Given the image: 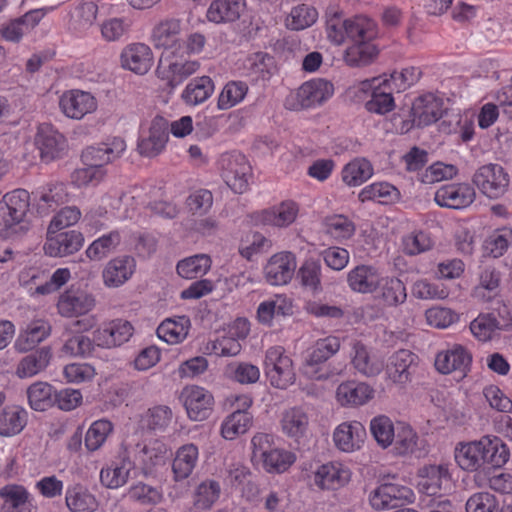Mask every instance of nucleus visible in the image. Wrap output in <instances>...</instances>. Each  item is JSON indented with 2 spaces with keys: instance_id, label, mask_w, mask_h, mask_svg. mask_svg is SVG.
Here are the masks:
<instances>
[{
  "instance_id": "nucleus-51",
  "label": "nucleus",
  "mask_w": 512,
  "mask_h": 512,
  "mask_svg": "<svg viewBox=\"0 0 512 512\" xmlns=\"http://www.w3.org/2000/svg\"><path fill=\"white\" fill-rule=\"evenodd\" d=\"M373 173L374 169L370 161L365 158H355L343 167L341 178L346 185L357 187L370 179Z\"/></svg>"
},
{
  "instance_id": "nucleus-24",
  "label": "nucleus",
  "mask_w": 512,
  "mask_h": 512,
  "mask_svg": "<svg viewBox=\"0 0 512 512\" xmlns=\"http://www.w3.org/2000/svg\"><path fill=\"white\" fill-rule=\"evenodd\" d=\"M471 353L462 345L454 344L435 357V368L442 374L458 371L465 373L471 364Z\"/></svg>"
},
{
  "instance_id": "nucleus-29",
  "label": "nucleus",
  "mask_w": 512,
  "mask_h": 512,
  "mask_svg": "<svg viewBox=\"0 0 512 512\" xmlns=\"http://www.w3.org/2000/svg\"><path fill=\"white\" fill-rule=\"evenodd\" d=\"M375 390L365 382L349 380L342 382L336 389V400L344 407L365 405L374 398Z\"/></svg>"
},
{
  "instance_id": "nucleus-32",
  "label": "nucleus",
  "mask_w": 512,
  "mask_h": 512,
  "mask_svg": "<svg viewBox=\"0 0 512 512\" xmlns=\"http://www.w3.org/2000/svg\"><path fill=\"white\" fill-rule=\"evenodd\" d=\"M3 512H34L33 496L19 484H7L0 488Z\"/></svg>"
},
{
  "instance_id": "nucleus-62",
  "label": "nucleus",
  "mask_w": 512,
  "mask_h": 512,
  "mask_svg": "<svg viewBox=\"0 0 512 512\" xmlns=\"http://www.w3.org/2000/svg\"><path fill=\"white\" fill-rule=\"evenodd\" d=\"M375 36L376 25L371 19L357 16L347 20V39L353 43L371 42Z\"/></svg>"
},
{
  "instance_id": "nucleus-36",
  "label": "nucleus",
  "mask_w": 512,
  "mask_h": 512,
  "mask_svg": "<svg viewBox=\"0 0 512 512\" xmlns=\"http://www.w3.org/2000/svg\"><path fill=\"white\" fill-rule=\"evenodd\" d=\"M353 368L365 377L377 376L383 369V363L370 354L361 342H354L350 353Z\"/></svg>"
},
{
  "instance_id": "nucleus-64",
  "label": "nucleus",
  "mask_w": 512,
  "mask_h": 512,
  "mask_svg": "<svg viewBox=\"0 0 512 512\" xmlns=\"http://www.w3.org/2000/svg\"><path fill=\"white\" fill-rule=\"evenodd\" d=\"M132 21L128 17L107 18L100 24L102 38L107 42H116L128 36Z\"/></svg>"
},
{
  "instance_id": "nucleus-49",
  "label": "nucleus",
  "mask_w": 512,
  "mask_h": 512,
  "mask_svg": "<svg viewBox=\"0 0 512 512\" xmlns=\"http://www.w3.org/2000/svg\"><path fill=\"white\" fill-rule=\"evenodd\" d=\"M280 424L287 437L299 439L308 430L309 417L301 407H292L283 412Z\"/></svg>"
},
{
  "instance_id": "nucleus-12",
  "label": "nucleus",
  "mask_w": 512,
  "mask_h": 512,
  "mask_svg": "<svg viewBox=\"0 0 512 512\" xmlns=\"http://www.w3.org/2000/svg\"><path fill=\"white\" fill-rule=\"evenodd\" d=\"M61 112L70 119L81 120L87 114L96 111L98 103L96 98L89 92L82 90H69L59 98Z\"/></svg>"
},
{
  "instance_id": "nucleus-60",
  "label": "nucleus",
  "mask_w": 512,
  "mask_h": 512,
  "mask_svg": "<svg viewBox=\"0 0 512 512\" xmlns=\"http://www.w3.org/2000/svg\"><path fill=\"white\" fill-rule=\"evenodd\" d=\"M323 226L325 233L337 241L351 238L356 230L354 222L342 214L327 216Z\"/></svg>"
},
{
  "instance_id": "nucleus-26",
  "label": "nucleus",
  "mask_w": 512,
  "mask_h": 512,
  "mask_svg": "<svg viewBox=\"0 0 512 512\" xmlns=\"http://www.w3.org/2000/svg\"><path fill=\"white\" fill-rule=\"evenodd\" d=\"M366 435V429L360 422H343L335 428L333 441L340 451L352 453L363 446Z\"/></svg>"
},
{
  "instance_id": "nucleus-52",
  "label": "nucleus",
  "mask_w": 512,
  "mask_h": 512,
  "mask_svg": "<svg viewBox=\"0 0 512 512\" xmlns=\"http://www.w3.org/2000/svg\"><path fill=\"white\" fill-rule=\"evenodd\" d=\"M64 337L60 354L65 357L86 358L92 354L96 345L94 338L91 339L82 333H69L67 331Z\"/></svg>"
},
{
  "instance_id": "nucleus-44",
  "label": "nucleus",
  "mask_w": 512,
  "mask_h": 512,
  "mask_svg": "<svg viewBox=\"0 0 512 512\" xmlns=\"http://www.w3.org/2000/svg\"><path fill=\"white\" fill-rule=\"evenodd\" d=\"M479 440L484 465L488 464L500 468L508 462L510 458L509 448L499 437L486 435Z\"/></svg>"
},
{
  "instance_id": "nucleus-35",
  "label": "nucleus",
  "mask_w": 512,
  "mask_h": 512,
  "mask_svg": "<svg viewBox=\"0 0 512 512\" xmlns=\"http://www.w3.org/2000/svg\"><path fill=\"white\" fill-rule=\"evenodd\" d=\"M381 276L373 266L358 265L348 272L347 283L352 291L369 294L377 290Z\"/></svg>"
},
{
  "instance_id": "nucleus-1",
  "label": "nucleus",
  "mask_w": 512,
  "mask_h": 512,
  "mask_svg": "<svg viewBox=\"0 0 512 512\" xmlns=\"http://www.w3.org/2000/svg\"><path fill=\"white\" fill-rule=\"evenodd\" d=\"M250 449L252 464L269 474L284 473L296 461V455L280 447L276 443V436L270 433H255L250 441Z\"/></svg>"
},
{
  "instance_id": "nucleus-59",
  "label": "nucleus",
  "mask_w": 512,
  "mask_h": 512,
  "mask_svg": "<svg viewBox=\"0 0 512 512\" xmlns=\"http://www.w3.org/2000/svg\"><path fill=\"white\" fill-rule=\"evenodd\" d=\"M318 19L317 10L307 4L293 7L285 19V26L293 31L304 30L311 27Z\"/></svg>"
},
{
  "instance_id": "nucleus-57",
  "label": "nucleus",
  "mask_w": 512,
  "mask_h": 512,
  "mask_svg": "<svg viewBox=\"0 0 512 512\" xmlns=\"http://www.w3.org/2000/svg\"><path fill=\"white\" fill-rule=\"evenodd\" d=\"M434 246L430 233L423 230H413L401 238V249L404 254L415 256L429 251Z\"/></svg>"
},
{
  "instance_id": "nucleus-6",
  "label": "nucleus",
  "mask_w": 512,
  "mask_h": 512,
  "mask_svg": "<svg viewBox=\"0 0 512 512\" xmlns=\"http://www.w3.org/2000/svg\"><path fill=\"white\" fill-rule=\"evenodd\" d=\"M369 503L375 510H389L413 503L414 491L404 485L396 483H384L369 493Z\"/></svg>"
},
{
  "instance_id": "nucleus-5",
  "label": "nucleus",
  "mask_w": 512,
  "mask_h": 512,
  "mask_svg": "<svg viewBox=\"0 0 512 512\" xmlns=\"http://www.w3.org/2000/svg\"><path fill=\"white\" fill-rule=\"evenodd\" d=\"M473 183L486 197L498 199L507 192L510 176L501 165L489 163L476 170Z\"/></svg>"
},
{
  "instance_id": "nucleus-2",
  "label": "nucleus",
  "mask_w": 512,
  "mask_h": 512,
  "mask_svg": "<svg viewBox=\"0 0 512 512\" xmlns=\"http://www.w3.org/2000/svg\"><path fill=\"white\" fill-rule=\"evenodd\" d=\"M334 94V85L322 78L304 82L296 91L290 93L285 100L289 110L311 109L321 106Z\"/></svg>"
},
{
  "instance_id": "nucleus-38",
  "label": "nucleus",
  "mask_w": 512,
  "mask_h": 512,
  "mask_svg": "<svg viewBox=\"0 0 512 512\" xmlns=\"http://www.w3.org/2000/svg\"><path fill=\"white\" fill-rule=\"evenodd\" d=\"M52 359V350L48 346L41 347L23 357L16 368V375L21 378H30L45 370Z\"/></svg>"
},
{
  "instance_id": "nucleus-11",
  "label": "nucleus",
  "mask_w": 512,
  "mask_h": 512,
  "mask_svg": "<svg viewBox=\"0 0 512 512\" xmlns=\"http://www.w3.org/2000/svg\"><path fill=\"white\" fill-rule=\"evenodd\" d=\"M351 476L348 465L340 461H330L315 469L313 482L321 490H338L350 482Z\"/></svg>"
},
{
  "instance_id": "nucleus-8",
  "label": "nucleus",
  "mask_w": 512,
  "mask_h": 512,
  "mask_svg": "<svg viewBox=\"0 0 512 512\" xmlns=\"http://www.w3.org/2000/svg\"><path fill=\"white\" fill-rule=\"evenodd\" d=\"M30 206V194L25 189L6 193L0 202V224L11 229L23 223Z\"/></svg>"
},
{
  "instance_id": "nucleus-23",
  "label": "nucleus",
  "mask_w": 512,
  "mask_h": 512,
  "mask_svg": "<svg viewBox=\"0 0 512 512\" xmlns=\"http://www.w3.org/2000/svg\"><path fill=\"white\" fill-rule=\"evenodd\" d=\"M123 68L136 74H146L154 63L153 52L145 43H131L125 46L120 55Z\"/></svg>"
},
{
  "instance_id": "nucleus-9",
  "label": "nucleus",
  "mask_w": 512,
  "mask_h": 512,
  "mask_svg": "<svg viewBox=\"0 0 512 512\" xmlns=\"http://www.w3.org/2000/svg\"><path fill=\"white\" fill-rule=\"evenodd\" d=\"M340 349V340L335 336H328L319 339L307 350L303 373L309 378L322 379L324 375L320 373L321 365L336 354Z\"/></svg>"
},
{
  "instance_id": "nucleus-53",
  "label": "nucleus",
  "mask_w": 512,
  "mask_h": 512,
  "mask_svg": "<svg viewBox=\"0 0 512 512\" xmlns=\"http://www.w3.org/2000/svg\"><path fill=\"white\" fill-rule=\"evenodd\" d=\"M253 416L248 411H234L221 423V435L226 440H234L245 434L252 426Z\"/></svg>"
},
{
  "instance_id": "nucleus-63",
  "label": "nucleus",
  "mask_w": 512,
  "mask_h": 512,
  "mask_svg": "<svg viewBox=\"0 0 512 512\" xmlns=\"http://www.w3.org/2000/svg\"><path fill=\"white\" fill-rule=\"evenodd\" d=\"M53 387L47 382H35L27 389L29 405L36 411H45L54 402Z\"/></svg>"
},
{
  "instance_id": "nucleus-58",
  "label": "nucleus",
  "mask_w": 512,
  "mask_h": 512,
  "mask_svg": "<svg viewBox=\"0 0 512 512\" xmlns=\"http://www.w3.org/2000/svg\"><path fill=\"white\" fill-rule=\"evenodd\" d=\"M121 242V233L118 230L110 231L107 234L95 239L86 249V256L93 261L104 259Z\"/></svg>"
},
{
  "instance_id": "nucleus-13",
  "label": "nucleus",
  "mask_w": 512,
  "mask_h": 512,
  "mask_svg": "<svg viewBox=\"0 0 512 512\" xmlns=\"http://www.w3.org/2000/svg\"><path fill=\"white\" fill-rule=\"evenodd\" d=\"M134 328L132 324L124 319H115L103 323L94 332L96 346L111 349L120 346L132 337Z\"/></svg>"
},
{
  "instance_id": "nucleus-28",
  "label": "nucleus",
  "mask_w": 512,
  "mask_h": 512,
  "mask_svg": "<svg viewBox=\"0 0 512 512\" xmlns=\"http://www.w3.org/2000/svg\"><path fill=\"white\" fill-rule=\"evenodd\" d=\"M125 150V141L120 137H114L106 143L86 148L82 153V160L85 164L104 167L119 158Z\"/></svg>"
},
{
  "instance_id": "nucleus-22",
  "label": "nucleus",
  "mask_w": 512,
  "mask_h": 512,
  "mask_svg": "<svg viewBox=\"0 0 512 512\" xmlns=\"http://www.w3.org/2000/svg\"><path fill=\"white\" fill-rule=\"evenodd\" d=\"M133 469L134 463L125 450L116 459L102 467L99 475L100 482L106 488L118 489L128 482Z\"/></svg>"
},
{
  "instance_id": "nucleus-47",
  "label": "nucleus",
  "mask_w": 512,
  "mask_h": 512,
  "mask_svg": "<svg viewBox=\"0 0 512 512\" xmlns=\"http://www.w3.org/2000/svg\"><path fill=\"white\" fill-rule=\"evenodd\" d=\"M198 458L199 450L196 445L189 443L181 446L176 451L172 463L174 480L181 481L188 478L196 467Z\"/></svg>"
},
{
  "instance_id": "nucleus-42",
  "label": "nucleus",
  "mask_w": 512,
  "mask_h": 512,
  "mask_svg": "<svg viewBox=\"0 0 512 512\" xmlns=\"http://www.w3.org/2000/svg\"><path fill=\"white\" fill-rule=\"evenodd\" d=\"M169 449L160 440L144 444L138 451L137 458L145 474L151 473L156 467L163 466L168 459Z\"/></svg>"
},
{
  "instance_id": "nucleus-18",
  "label": "nucleus",
  "mask_w": 512,
  "mask_h": 512,
  "mask_svg": "<svg viewBox=\"0 0 512 512\" xmlns=\"http://www.w3.org/2000/svg\"><path fill=\"white\" fill-rule=\"evenodd\" d=\"M84 243L82 233L76 230L49 233L47 229L44 243L45 254L50 257H65L79 251Z\"/></svg>"
},
{
  "instance_id": "nucleus-17",
  "label": "nucleus",
  "mask_w": 512,
  "mask_h": 512,
  "mask_svg": "<svg viewBox=\"0 0 512 512\" xmlns=\"http://www.w3.org/2000/svg\"><path fill=\"white\" fill-rule=\"evenodd\" d=\"M200 68L197 60H184L176 57L161 58L157 67L159 78L166 80L171 88L180 85L189 76L195 74Z\"/></svg>"
},
{
  "instance_id": "nucleus-15",
  "label": "nucleus",
  "mask_w": 512,
  "mask_h": 512,
  "mask_svg": "<svg viewBox=\"0 0 512 512\" xmlns=\"http://www.w3.org/2000/svg\"><path fill=\"white\" fill-rule=\"evenodd\" d=\"M96 305L95 297L81 289H68L58 299V313L66 318L85 315L92 311Z\"/></svg>"
},
{
  "instance_id": "nucleus-43",
  "label": "nucleus",
  "mask_w": 512,
  "mask_h": 512,
  "mask_svg": "<svg viewBox=\"0 0 512 512\" xmlns=\"http://www.w3.org/2000/svg\"><path fill=\"white\" fill-rule=\"evenodd\" d=\"M378 299L386 307H397L407 299L404 283L393 276H381L379 281Z\"/></svg>"
},
{
  "instance_id": "nucleus-25",
  "label": "nucleus",
  "mask_w": 512,
  "mask_h": 512,
  "mask_svg": "<svg viewBox=\"0 0 512 512\" xmlns=\"http://www.w3.org/2000/svg\"><path fill=\"white\" fill-rule=\"evenodd\" d=\"M33 196L38 211L46 214L68 203L71 199L67 186L62 182H51L40 186L33 192Z\"/></svg>"
},
{
  "instance_id": "nucleus-48",
  "label": "nucleus",
  "mask_w": 512,
  "mask_h": 512,
  "mask_svg": "<svg viewBox=\"0 0 512 512\" xmlns=\"http://www.w3.org/2000/svg\"><path fill=\"white\" fill-rule=\"evenodd\" d=\"M455 461L465 471L474 472L484 466L480 440L459 443L454 451Z\"/></svg>"
},
{
  "instance_id": "nucleus-50",
  "label": "nucleus",
  "mask_w": 512,
  "mask_h": 512,
  "mask_svg": "<svg viewBox=\"0 0 512 512\" xmlns=\"http://www.w3.org/2000/svg\"><path fill=\"white\" fill-rule=\"evenodd\" d=\"M65 503L71 512H94L98 508L96 497L80 484L67 487Z\"/></svg>"
},
{
  "instance_id": "nucleus-46",
  "label": "nucleus",
  "mask_w": 512,
  "mask_h": 512,
  "mask_svg": "<svg viewBox=\"0 0 512 512\" xmlns=\"http://www.w3.org/2000/svg\"><path fill=\"white\" fill-rule=\"evenodd\" d=\"M191 327L190 319L186 316L167 318L157 328V336L168 344L183 342Z\"/></svg>"
},
{
  "instance_id": "nucleus-10",
  "label": "nucleus",
  "mask_w": 512,
  "mask_h": 512,
  "mask_svg": "<svg viewBox=\"0 0 512 512\" xmlns=\"http://www.w3.org/2000/svg\"><path fill=\"white\" fill-rule=\"evenodd\" d=\"M189 419L203 421L207 419L214 405V397L207 389L190 385L183 388L180 396Z\"/></svg>"
},
{
  "instance_id": "nucleus-61",
  "label": "nucleus",
  "mask_w": 512,
  "mask_h": 512,
  "mask_svg": "<svg viewBox=\"0 0 512 512\" xmlns=\"http://www.w3.org/2000/svg\"><path fill=\"white\" fill-rule=\"evenodd\" d=\"M377 49L371 42L353 43L344 53L343 59L350 67H360L370 64L377 56Z\"/></svg>"
},
{
  "instance_id": "nucleus-34",
  "label": "nucleus",
  "mask_w": 512,
  "mask_h": 512,
  "mask_svg": "<svg viewBox=\"0 0 512 512\" xmlns=\"http://www.w3.org/2000/svg\"><path fill=\"white\" fill-rule=\"evenodd\" d=\"M181 32L180 20L174 18L164 19L154 26L151 41L155 48L173 49L181 43Z\"/></svg>"
},
{
  "instance_id": "nucleus-14",
  "label": "nucleus",
  "mask_w": 512,
  "mask_h": 512,
  "mask_svg": "<svg viewBox=\"0 0 512 512\" xmlns=\"http://www.w3.org/2000/svg\"><path fill=\"white\" fill-rule=\"evenodd\" d=\"M475 197V190L469 183H451L439 187L434 200L440 207L463 209L470 206Z\"/></svg>"
},
{
  "instance_id": "nucleus-7",
  "label": "nucleus",
  "mask_w": 512,
  "mask_h": 512,
  "mask_svg": "<svg viewBox=\"0 0 512 512\" xmlns=\"http://www.w3.org/2000/svg\"><path fill=\"white\" fill-rule=\"evenodd\" d=\"M417 488L420 493L427 496H441L451 487L452 476L449 465L427 464L417 471Z\"/></svg>"
},
{
  "instance_id": "nucleus-41",
  "label": "nucleus",
  "mask_w": 512,
  "mask_h": 512,
  "mask_svg": "<svg viewBox=\"0 0 512 512\" xmlns=\"http://www.w3.org/2000/svg\"><path fill=\"white\" fill-rule=\"evenodd\" d=\"M215 85L209 76L191 79L181 93L182 101L188 106H198L214 93Z\"/></svg>"
},
{
  "instance_id": "nucleus-20",
  "label": "nucleus",
  "mask_w": 512,
  "mask_h": 512,
  "mask_svg": "<svg viewBox=\"0 0 512 512\" xmlns=\"http://www.w3.org/2000/svg\"><path fill=\"white\" fill-rule=\"evenodd\" d=\"M168 123L162 117L152 120L149 129L143 132L138 141V151L145 157L160 154L168 141Z\"/></svg>"
},
{
  "instance_id": "nucleus-30",
  "label": "nucleus",
  "mask_w": 512,
  "mask_h": 512,
  "mask_svg": "<svg viewBox=\"0 0 512 512\" xmlns=\"http://www.w3.org/2000/svg\"><path fill=\"white\" fill-rule=\"evenodd\" d=\"M162 195L161 188L149 187H134L128 192H125L115 202L122 204L124 211L119 215L122 218L132 219L142 209L148 208L150 198H158Z\"/></svg>"
},
{
  "instance_id": "nucleus-31",
  "label": "nucleus",
  "mask_w": 512,
  "mask_h": 512,
  "mask_svg": "<svg viewBox=\"0 0 512 512\" xmlns=\"http://www.w3.org/2000/svg\"><path fill=\"white\" fill-rule=\"evenodd\" d=\"M36 145L47 161L57 158L66 148V139L51 124H41L36 134Z\"/></svg>"
},
{
  "instance_id": "nucleus-56",
  "label": "nucleus",
  "mask_w": 512,
  "mask_h": 512,
  "mask_svg": "<svg viewBox=\"0 0 512 512\" xmlns=\"http://www.w3.org/2000/svg\"><path fill=\"white\" fill-rule=\"evenodd\" d=\"M385 84L383 79L375 86L371 99L366 102V109L369 112L383 115L394 109L395 103L392 94L396 90H392Z\"/></svg>"
},
{
  "instance_id": "nucleus-3",
  "label": "nucleus",
  "mask_w": 512,
  "mask_h": 512,
  "mask_svg": "<svg viewBox=\"0 0 512 512\" xmlns=\"http://www.w3.org/2000/svg\"><path fill=\"white\" fill-rule=\"evenodd\" d=\"M264 372L271 386L278 389H287L296 380L293 361L280 345L266 350Z\"/></svg>"
},
{
  "instance_id": "nucleus-40",
  "label": "nucleus",
  "mask_w": 512,
  "mask_h": 512,
  "mask_svg": "<svg viewBox=\"0 0 512 512\" xmlns=\"http://www.w3.org/2000/svg\"><path fill=\"white\" fill-rule=\"evenodd\" d=\"M292 313V300L283 294H276L258 305L257 319L262 324L271 325L275 316H288Z\"/></svg>"
},
{
  "instance_id": "nucleus-45",
  "label": "nucleus",
  "mask_w": 512,
  "mask_h": 512,
  "mask_svg": "<svg viewBox=\"0 0 512 512\" xmlns=\"http://www.w3.org/2000/svg\"><path fill=\"white\" fill-rule=\"evenodd\" d=\"M417 356L409 350L396 351L389 359L387 373L395 383H406L410 379V369L416 364Z\"/></svg>"
},
{
  "instance_id": "nucleus-16",
  "label": "nucleus",
  "mask_w": 512,
  "mask_h": 512,
  "mask_svg": "<svg viewBox=\"0 0 512 512\" xmlns=\"http://www.w3.org/2000/svg\"><path fill=\"white\" fill-rule=\"evenodd\" d=\"M299 214V206L292 200H286L273 207L253 213L255 224L285 228L295 222Z\"/></svg>"
},
{
  "instance_id": "nucleus-54",
  "label": "nucleus",
  "mask_w": 512,
  "mask_h": 512,
  "mask_svg": "<svg viewBox=\"0 0 512 512\" xmlns=\"http://www.w3.org/2000/svg\"><path fill=\"white\" fill-rule=\"evenodd\" d=\"M27 423V412L19 406H7L0 412V435L14 436L20 433Z\"/></svg>"
},
{
  "instance_id": "nucleus-55",
  "label": "nucleus",
  "mask_w": 512,
  "mask_h": 512,
  "mask_svg": "<svg viewBox=\"0 0 512 512\" xmlns=\"http://www.w3.org/2000/svg\"><path fill=\"white\" fill-rule=\"evenodd\" d=\"M211 258L207 254H196L182 259L177 264V273L185 279L204 276L211 268Z\"/></svg>"
},
{
  "instance_id": "nucleus-39",
  "label": "nucleus",
  "mask_w": 512,
  "mask_h": 512,
  "mask_svg": "<svg viewBox=\"0 0 512 512\" xmlns=\"http://www.w3.org/2000/svg\"><path fill=\"white\" fill-rule=\"evenodd\" d=\"M245 8V0H214L211 2L206 16L210 22L221 24L239 19Z\"/></svg>"
},
{
  "instance_id": "nucleus-27",
  "label": "nucleus",
  "mask_w": 512,
  "mask_h": 512,
  "mask_svg": "<svg viewBox=\"0 0 512 512\" xmlns=\"http://www.w3.org/2000/svg\"><path fill=\"white\" fill-rule=\"evenodd\" d=\"M136 261L132 256L121 255L107 262L103 271V283L108 288H117L126 283L134 274Z\"/></svg>"
},
{
  "instance_id": "nucleus-21",
  "label": "nucleus",
  "mask_w": 512,
  "mask_h": 512,
  "mask_svg": "<svg viewBox=\"0 0 512 512\" xmlns=\"http://www.w3.org/2000/svg\"><path fill=\"white\" fill-rule=\"evenodd\" d=\"M444 100L433 93H427L415 99L412 105L415 125L429 126L437 122L444 113Z\"/></svg>"
},
{
  "instance_id": "nucleus-33",
  "label": "nucleus",
  "mask_w": 512,
  "mask_h": 512,
  "mask_svg": "<svg viewBox=\"0 0 512 512\" xmlns=\"http://www.w3.org/2000/svg\"><path fill=\"white\" fill-rule=\"evenodd\" d=\"M46 9H34L16 18L1 28L2 37L11 42H18L31 32L45 16Z\"/></svg>"
},
{
  "instance_id": "nucleus-19",
  "label": "nucleus",
  "mask_w": 512,
  "mask_h": 512,
  "mask_svg": "<svg viewBox=\"0 0 512 512\" xmlns=\"http://www.w3.org/2000/svg\"><path fill=\"white\" fill-rule=\"evenodd\" d=\"M297 267L296 257L291 252H279L270 257L264 266V277L273 286L289 283Z\"/></svg>"
},
{
  "instance_id": "nucleus-37",
  "label": "nucleus",
  "mask_w": 512,
  "mask_h": 512,
  "mask_svg": "<svg viewBox=\"0 0 512 512\" xmlns=\"http://www.w3.org/2000/svg\"><path fill=\"white\" fill-rule=\"evenodd\" d=\"M51 333V326L48 321L37 319L29 323L14 343L18 352H27L45 340Z\"/></svg>"
},
{
  "instance_id": "nucleus-4",
  "label": "nucleus",
  "mask_w": 512,
  "mask_h": 512,
  "mask_svg": "<svg viewBox=\"0 0 512 512\" xmlns=\"http://www.w3.org/2000/svg\"><path fill=\"white\" fill-rule=\"evenodd\" d=\"M221 177L235 193H244L252 175L251 166L246 157L239 152L223 153L218 160Z\"/></svg>"
}]
</instances>
